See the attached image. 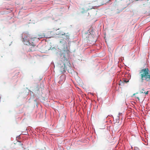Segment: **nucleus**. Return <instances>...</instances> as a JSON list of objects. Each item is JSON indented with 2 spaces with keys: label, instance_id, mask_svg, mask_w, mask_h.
<instances>
[{
  "label": "nucleus",
  "instance_id": "10",
  "mask_svg": "<svg viewBox=\"0 0 150 150\" xmlns=\"http://www.w3.org/2000/svg\"><path fill=\"white\" fill-rule=\"evenodd\" d=\"M141 92H142V93H145V94L146 95V94H148V91H147L146 92H143V91H141Z\"/></svg>",
  "mask_w": 150,
  "mask_h": 150
},
{
  "label": "nucleus",
  "instance_id": "6",
  "mask_svg": "<svg viewBox=\"0 0 150 150\" xmlns=\"http://www.w3.org/2000/svg\"><path fill=\"white\" fill-rule=\"evenodd\" d=\"M88 35H89L88 33H84L82 34V36L84 39H85V37L87 38Z\"/></svg>",
  "mask_w": 150,
  "mask_h": 150
},
{
  "label": "nucleus",
  "instance_id": "5",
  "mask_svg": "<svg viewBox=\"0 0 150 150\" xmlns=\"http://www.w3.org/2000/svg\"><path fill=\"white\" fill-rule=\"evenodd\" d=\"M60 35H64L66 37V38L68 39L69 38V35L68 34H65L64 33H60L59 34Z\"/></svg>",
  "mask_w": 150,
  "mask_h": 150
},
{
  "label": "nucleus",
  "instance_id": "1",
  "mask_svg": "<svg viewBox=\"0 0 150 150\" xmlns=\"http://www.w3.org/2000/svg\"><path fill=\"white\" fill-rule=\"evenodd\" d=\"M22 37L23 42L24 44L31 46V47L29 48L30 51H33L35 50L36 48L34 43V40L33 39L31 38L30 35L27 34H23Z\"/></svg>",
  "mask_w": 150,
  "mask_h": 150
},
{
  "label": "nucleus",
  "instance_id": "3",
  "mask_svg": "<svg viewBox=\"0 0 150 150\" xmlns=\"http://www.w3.org/2000/svg\"><path fill=\"white\" fill-rule=\"evenodd\" d=\"M60 55L63 61H67V59L69 56V51L64 50L62 53H61Z\"/></svg>",
  "mask_w": 150,
  "mask_h": 150
},
{
  "label": "nucleus",
  "instance_id": "11",
  "mask_svg": "<svg viewBox=\"0 0 150 150\" xmlns=\"http://www.w3.org/2000/svg\"><path fill=\"white\" fill-rule=\"evenodd\" d=\"M137 99H138V100H139V97H137Z\"/></svg>",
  "mask_w": 150,
  "mask_h": 150
},
{
  "label": "nucleus",
  "instance_id": "9",
  "mask_svg": "<svg viewBox=\"0 0 150 150\" xmlns=\"http://www.w3.org/2000/svg\"><path fill=\"white\" fill-rule=\"evenodd\" d=\"M45 37V35H39V37L40 38H44Z\"/></svg>",
  "mask_w": 150,
  "mask_h": 150
},
{
  "label": "nucleus",
  "instance_id": "2",
  "mask_svg": "<svg viewBox=\"0 0 150 150\" xmlns=\"http://www.w3.org/2000/svg\"><path fill=\"white\" fill-rule=\"evenodd\" d=\"M139 74L141 82H150V71L148 68L141 69Z\"/></svg>",
  "mask_w": 150,
  "mask_h": 150
},
{
  "label": "nucleus",
  "instance_id": "4",
  "mask_svg": "<svg viewBox=\"0 0 150 150\" xmlns=\"http://www.w3.org/2000/svg\"><path fill=\"white\" fill-rule=\"evenodd\" d=\"M65 64H64V66H62V67L60 68V71L61 72L63 73L65 72Z\"/></svg>",
  "mask_w": 150,
  "mask_h": 150
},
{
  "label": "nucleus",
  "instance_id": "8",
  "mask_svg": "<svg viewBox=\"0 0 150 150\" xmlns=\"http://www.w3.org/2000/svg\"><path fill=\"white\" fill-rule=\"evenodd\" d=\"M129 80H125V79H123L122 82H121L122 84L123 83L124 84V83H127V82H129Z\"/></svg>",
  "mask_w": 150,
  "mask_h": 150
},
{
  "label": "nucleus",
  "instance_id": "12",
  "mask_svg": "<svg viewBox=\"0 0 150 150\" xmlns=\"http://www.w3.org/2000/svg\"><path fill=\"white\" fill-rule=\"evenodd\" d=\"M20 145L21 146H22L23 145V144L21 143Z\"/></svg>",
  "mask_w": 150,
  "mask_h": 150
},
{
  "label": "nucleus",
  "instance_id": "7",
  "mask_svg": "<svg viewBox=\"0 0 150 150\" xmlns=\"http://www.w3.org/2000/svg\"><path fill=\"white\" fill-rule=\"evenodd\" d=\"M60 80L64 81L65 80V76L64 75H61L60 76Z\"/></svg>",
  "mask_w": 150,
  "mask_h": 150
}]
</instances>
